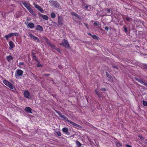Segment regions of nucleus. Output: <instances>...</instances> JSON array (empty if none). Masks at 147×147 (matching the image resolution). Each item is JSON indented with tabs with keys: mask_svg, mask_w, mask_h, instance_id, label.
<instances>
[{
	"mask_svg": "<svg viewBox=\"0 0 147 147\" xmlns=\"http://www.w3.org/2000/svg\"><path fill=\"white\" fill-rule=\"evenodd\" d=\"M60 45L61 46L65 47L66 48L69 49L70 48V46L68 41L66 39H63L62 42L60 44Z\"/></svg>",
	"mask_w": 147,
	"mask_h": 147,
	"instance_id": "obj_1",
	"label": "nucleus"
},
{
	"mask_svg": "<svg viewBox=\"0 0 147 147\" xmlns=\"http://www.w3.org/2000/svg\"><path fill=\"white\" fill-rule=\"evenodd\" d=\"M49 2L51 6H53L55 8H60V5L59 3L57 1L53 0H50Z\"/></svg>",
	"mask_w": 147,
	"mask_h": 147,
	"instance_id": "obj_2",
	"label": "nucleus"
},
{
	"mask_svg": "<svg viewBox=\"0 0 147 147\" xmlns=\"http://www.w3.org/2000/svg\"><path fill=\"white\" fill-rule=\"evenodd\" d=\"M23 71L21 69H17L15 73V77L16 78H18L19 77L22 76L23 74Z\"/></svg>",
	"mask_w": 147,
	"mask_h": 147,
	"instance_id": "obj_3",
	"label": "nucleus"
},
{
	"mask_svg": "<svg viewBox=\"0 0 147 147\" xmlns=\"http://www.w3.org/2000/svg\"><path fill=\"white\" fill-rule=\"evenodd\" d=\"M3 82L10 89H12L13 88V86L8 81L4 80L3 81Z\"/></svg>",
	"mask_w": 147,
	"mask_h": 147,
	"instance_id": "obj_4",
	"label": "nucleus"
},
{
	"mask_svg": "<svg viewBox=\"0 0 147 147\" xmlns=\"http://www.w3.org/2000/svg\"><path fill=\"white\" fill-rule=\"evenodd\" d=\"M23 94L24 96L27 98H31V96L30 95V92L27 90H26L24 91Z\"/></svg>",
	"mask_w": 147,
	"mask_h": 147,
	"instance_id": "obj_5",
	"label": "nucleus"
},
{
	"mask_svg": "<svg viewBox=\"0 0 147 147\" xmlns=\"http://www.w3.org/2000/svg\"><path fill=\"white\" fill-rule=\"evenodd\" d=\"M56 112L63 119L65 120L67 122L69 120H68V118L65 115H62V114L59 111H56Z\"/></svg>",
	"mask_w": 147,
	"mask_h": 147,
	"instance_id": "obj_6",
	"label": "nucleus"
},
{
	"mask_svg": "<svg viewBox=\"0 0 147 147\" xmlns=\"http://www.w3.org/2000/svg\"><path fill=\"white\" fill-rule=\"evenodd\" d=\"M68 122L69 123L72 125L74 127H77L79 128H80L81 127V126L80 125L74 123L71 120H69Z\"/></svg>",
	"mask_w": 147,
	"mask_h": 147,
	"instance_id": "obj_7",
	"label": "nucleus"
},
{
	"mask_svg": "<svg viewBox=\"0 0 147 147\" xmlns=\"http://www.w3.org/2000/svg\"><path fill=\"white\" fill-rule=\"evenodd\" d=\"M135 79L136 81L144 85L147 87V83L145 82L144 81L138 78H135Z\"/></svg>",
	"mask_w": 147,
	"mask_h": 147,
	"instance_id": "obj_8",
	"label": "nucleus"
},
{
	"mask_svg": "<svg viewBox=\"0 0 147 147\" xmlns=\"http://www.w3.org/2000/svg\"><path fill=\"white\" fill-rule=\"evenodd\" d=\"M27 9L33 16H36V14L35 13L30 7V6H29L28 7V8Z\"/></svg>",
	"mask_w": 147,
	"mask_h": 147,
	"instance_id": "obj_9",
	"label": "nucleus"
},
{
	"mask_svg": "<svg viewBox=\"0 0 147 147\" xmlns=\"http://www.w3.org/2000/svg\"><path fill=\"white\" fill-rule=\"evenodd\" d=\"M62 131L65 134L68 136L70 135V133L68 132V129L66 127L63 128L62 129Z\"/></svg>",
	"mask_w": 147,
	"mask_h": 147,
	"instance_id": "obj_10",
	"label": "nucleus"
},
{
	"mask_svg": "<svg viewBox=\"0 0 147 147\" xmlns=\"http://www.w3.org/2000/svg\"><path fill=\"white\" fill-rule=\"evenodd\" d=\"M25 111L27 113H32V109L29 107H27L25 108Z\"/></svg>",
	"mask_w": 147,
	"mask_h": 147,
	"instance_id": "obj_11",
	"label": "nucleus"
},
{
	"mask_svg": "<svg viewBox=\"0 0 147 147\" xmlns=\"http://www.w3.org/2000/svg\"><path fill=\"white\" fill-rule=\"evenodd\" d=\"M63 20L61 17L58 16V22L59 24L62 25L63 24Z\"/></svg>",
	"mask_w": 147,
	"mask_h": 147,
	"instance_id": "obj_12",
	"label": "nucleus"
},
{
	"mask_svg": "<svg viewBox=\"0 0 147 147\" xmlns=\"http://www.w3.org/2000/svg\"><path fill=\"white\" fill-rule=\"evenodd\" d=\"M36 30L40 32H41L43 30V28L41 26L38 25L36 26Z\"/></svg>",
	"mask_w": 147,
	"mask_h": 147,
	"instance_id": "obj_13",
	"label": "nucleus"
},
{
	"mask_svg": "<svg viewBox=\"0 0 147 147\" xmlns=\"http://www.w3.org/2000/svg\"><path fill=\"white\" fill-rule=\"evenodd\" d=\"M6 59L8 62H10L11 60H13V57L12 56L9 55L6 56Z\"/></svg>",
	"mask_w": 147,
	"mask_h": 147,
	"instance_id": "obj_14",
	"label": "nucleus"
},
{
	"mask_svg": "<svg viewBox=\"0 0 147 147\" xmlns=\"http://www.w3.org/2000/svg\"><path fill=\"white\" fill-rule=\"evenodd\" d=\"M30 36L33 38V39L34 40H36L37 41H38V42H40V40L37 37L35 36L34 35L32 34H30Z\"/></svg>",
	"mask_w": 147,
	"mask_h": 147,
	"instance_id": "obj_15",
	"label": "nucleus"
},
{
	"mask_svg": "<svg viewBox=\"0 0 147 147\" xmlns=\"http://www.w3.org/2000/svg\"><path fill=\"white\" fill-rule=\"evenodd\" d=\"M9 45L11 48H13L15 46L14 43L11 41L9 42Z\"/></svg>",
	"mask_w": 147,
	"mask_h": 147,
	"instance_id": "obj_16",
	"label": "nucleus"
},
{
	"mask_svg": "<svg viewBox=\"0 0 147 147\" xmlns=\"http://www.w3.org/2000/svg\"><path fill=\"white\" fill-rule=\"evenodd\" d=\"M24 63L20 62L19 63L18 66L20 68H23L24 67Z\"/></svg>",
	"mask_w": 147,
	"mask_h": 147,
	"instance_id": "obj_17",
	"label": "nucleus"
},
{
	"mask_svg": "<svg viewBox=\"0 0 147 147\" xmlns=\"http://www.w3.org/2000/svg\"><path fill=\"white\" fill-rule=\"evenodd\" d=\"M22 4L26 7V9L30 6V4H28L27 2H22Z\"/></svg>",
	"mask_w": 147,
	"mask_h": 147,
	"instance_id": "obj_18",
	"label": "nucleus"
},
{
	"mask_svg": "<svg viewBox=\"0 0 147 147\" xmlns=\"http://www.w3.org/2000/svg\"><path fill=\"white\" fill-rule=\"evenodd\" d=\"M28 27L30 28H32L34 27V24L32 22H30L28 23Z\"/></svg>",
	"mask_w": 147,
	"mask_h": 147,
	"instance_id": "obj_19",
	"label": "nucleus"
},
{
	"mask_svg": "<svg viewBox=\"0 0 147 147\" xmlns=\"http://www.w3.org/2000/svg\"><path fill=\"white\" fill-rule=\"evenodd\" d=\"M12 37V36L11 35V34L9 33L7 35H5L4 37L7 40H8V39Z\"/></svg>",
	"mask_w": 147,
	"mask_h": 147,
	"instance_id": "obj_20",
	"label": "nucleus"
},
{
	"mask_svg": "<svg viewBox=\"0 0 147 147\" xmlns=\"http://www.w3.org/2000/svg\"><path fill=\"white\" fill-rule=\"evenodd\" d=\"M55 14L54 12H52L51 14V17L52 18H55L56 17Z\"/></svg>",
	"mask_w": 147,
	"mask_h": 147,
	"instance_id": "obj_21",
	"label": "nucleus"
},
{
	"mask_svg": "<svg viewBox=\"0 0 147 147\" xmlns=\"http://www.w3.org/2000/svg\"><path fill=\"white\" fill-rule=\"evenodd\" d=\"M71 14H72V16H74L78 18H80V17L76 13L74 12H72Z\"/></svg>",
	"mask_w": 147,
	"mask_h": 147,
	"instance_id": "obj_22",
	"label": "nucleus"
},
{
	"mask_svg": "<svg viewBox=\"0 0 147 147\" xmlns=\"http://www.w3.org/2000/svg\"><path fill=\"white\" fill-rule=\"evenodd\" d=\"M42 17L45 20H47L48 19V17L46 15H43Z\"/></svg>",
	"mask_w": 147,
	"mask_h": 147,
	"instance_id": "obj_23",
	"label": "nucleus"
},
{
	"mask_svg": "<svg viewBox=\"0 0 147 147\" xmlns=\"http://www.w3.org/2000/svg\"><path fill=\"white\" fill-rule=\"evenodd\" d=\"M37 63V65L38 67H41L43 65L41 64H40V61L39 60L36 61Z\"/></svg>",
	"mask_w": 147,
	"mask_h": 147,
	"instance_id": "obj_24",
	"label": "nucleus"
},
{
	"mask_svg": "<svg viewBox=\"0 0 147 147\" xmlns=\"http://www.w3.org/2000/svg\"><path fill=\"white\" fill-rule=\"evenodd\" d=\"M49 45L51 47V48H52L53 49H55L56 46L54 44H52L51 43H50L49 44Z\"/></svg>",
	"mask_w": 147,
	"mask_h": 147,
	"instance_id": "obj_25",
	"label": "nucleus"
},
{
	"mask_svg": "<svg viewBox=\"0 0 147 147\" xmlns=\"http://www.w3.org/2000/svg\"><path fill=\"white\" fill-rule=\"evenodd\" d=\"M44 38L45 39V41L47 44L49 45L51 42H49V39L46 37H45Z\"/></svg>",
	"mask_w": 147,
	"mask_h": 147,
	"instance_id": "obj_26",
	"label": "nucleus"
},
{
	"mask_svg": "<svg viewBox=\"0 0 147 147\" xmlns=\"http://www.w3.org/2000/svg\"><path fill=\"white\" fill-rule=\"evenodd\" d=\"M33 5L35 7L38 9V8H39L40 7V6L36 4H35V3H34L33 4Z\"/></svg>",
	"mask_w": 147,
	"mask_h": 147,
	"instance_id": "obj_27",
	"label": "nucleus"
},
{
	"mask_svg": "<svg viewBox=\"0 0 147 147\" xmlns=\"http://www.w3.org/2000/svg\"><path fill=\"white\" fill-rule=\"evenodd\" d=\"M116 145L117 147H120L122 146L121 144L119 142H117Z\"/></svg>",
	"mask_w": 147,
	"mask_h": 147,
	"instance_id": "obj_28",
	"label": "nucleus"
},
{
	"mask_svg": "<svg viewBox=\"0 0 147 147\" xmlns=\"http://www.w3.org/2000/svg\"><path fill=\"white\" fill-rule=\"evenodd\" d=\"M76 143V144L77 145V146H78V147H80L81 146V144L78 141H77Z\"/></svg>",
	"mask_w": 147,
	"mask_h": 147,
	"instance_id": "obj_29",
	"label": "nucleus"
},
{
	"mask_svg": "<svg viewBox=\"0 0 147 147\" xmlns=\"http://www.w3.org/2000/svg\"><path fill=\"white\" fill-rule=\"evenodd\" d=\"M11 34L12 36H18L19 35L18 33H11Z\"/></svg>",
	"mask_w": 147,
	"mask_h": 147,
	"instance_id": "obj_30",
	"label": "nucleus"
},
{
	"mask_svg": "<svg viewBox=\"0 0 147 147\" xmlns=\"http://www.w3.org/2000/svg\"><path fill=\"white\" fill-rule=\"evenodd\" d=\"M123 29H124V31L126 33H127V27L126 25H124L123 26Z\"/></svg>",
	"mask_w": 147,
	"mask_h": 147,
	"instance_id": "obj_31",
	"label": "nucleus"
},
{
	"mask_svg": "<svg viewBox=\"0 0 147 147\" xmlns=\"http://www.w3.org/2000/svg\"><path fill=\"white\" fill-rule=\"evenodd\" d=\"M92 38L94 39L98 40L99 39V37H98L96 35H92Z\"/></svg>",
	"mask_w": 147,
	"mask_h": 147,
	"instance_id": "obj_32",
	"label": "nucleus"
},
{
	"mask_svg": "<svg viewBox=\"0 0 147 147\" xmlns=\"http://www.w3.org/2000/svg\"><path fill=\"white\" fill-rule=\"evenodd\" d=\"M32 59L33 60H34L36 61H37L38 60V58H37L36 57V56H34V57H32Z\"/></svg>",
	"mask_w": 147,
	"mask_h": 147,
	"instance_id": "obj_33",
	"label": "nucleus"
},
{
	"mask_svg": "<svg viewBox=\"0 0 147 147\" xmlns=\"http://www.w3.org/2000/svg\"><path fill=\"white\" fill-rule=\"evenodd\" d=\"M38 9L41 12L44 13V10L40 6V7L39 8H38Z\"/></svg>",
	"mask_w": 147,
	"mask_h": 147,
	"instance_id": "obj_34",
	"label": "nucleus"
},
{
	"mask_svg": "<svg viewBox=\"0 0 147 147\" xmlns=\"http://www.w3.org/2000/svg\"><path fill=\"white\" fill-rule=\"evenodd\" d=\"M143 104L144 106H147V102L144 100H143Z\"/></svg>",
	"mask_w": 147,
	"mask_h": 147,
	"instance_id": "obj_35",
	"label": "nucleus"
},
{
	"mask_svg": "<svg viewBox=\"0 0 147 147\" xmlns=\"http://www.w3.org/2000/svg\"><path fill=\"white\" fill-rule=\"evenodd\" d=\"M138 137L140 139L142 140H144V138L142 136V135H138Z\"/></svg>",
	"mask_w": 147,
	"mask_h": 147,
	"instance_id": "obj_36",
	"label": "nucleus"
},
{
	"mask_svg": "<svg viewBox=\"0 0 147 147\" xmlns=\"http://www.w3.org/2000/svg\"><path fill=\"white\" fill-rule=\"evenodd\" d=\"M125 19L127 21H130V20L131 19V18L128 17H125Z\"/></svg>",
	"mask_w": 147,
	"mask_h": 147,
	"instance_id": "obj_37",
	"label": "nucleus"
},
{
	"mask_svg": "<svg viewBox=\"0 0 147 147\" xmlns=\"http://www.w3.org/2000/svg\"><path fill=\"white\" fill-rule=\"evenodd\" d=\"M106 74L107 76L108 77L110 78H111V76L107 72H106Z\"/></svg>",
	"mask_w": 147,
	"mask_h": 147,
	"instance_id": "obj_38",
	"label": "nucleus"
},
{
	"mask_svg": "<svg viewBox=\"0 0 147 147\" xmlns=\"http://www.w3.org/2000/svg\"><path fill=\"white\" fill-rule=\"evenodd\" d=\"M56 133L58 136H61V133L59 131L56 132Z\"/></svg>",
	"mask_w": 147,
	"mask_h": 147,
	"instance_id": "obj_39",
	"label": "nucleus"
},
{
	"mask_svg": "<svg viewBox=\"0 0 147 147\" xmlns=\"http://www.w3.org/2000/svg\"><path fill=\"white\" fill-rule=\"evenodd\" d=\"M34 51H35L34 50H32V57L34 56H36L35 53L34 52Z\"/></svg>",
	"mask_w": 147,
	"mask_h": 147,
	"instance_id": "obj_40",
	"label": "nucleus"
},
{
	"mask_svg": "<svg viewBox=\"0 0 147 147\" xmlns=\"http://www.w3.org/2000/svg\"><path fill=\"white\" fill-rule=\"evenodd\" d=\"M96 94L98 96L99 98H101V95L98 92H97L96 93Z\"/></svg>",
	"mask_w": 147,
	"mask_h": 147,
	"instance_id": "obj_41",
	"label": "nucleus"
},
{
	"mask_svg": "<svg viewBox=\"0 0 147 147\" xmlns=\"http://www.w3.org/2000/svg\"><path fill=\"white\" fill-rule=\"evenodd\" d=\"M84 24L85 26L87 28V29H89V25H88V24H86V23H84Z\"/></svg>",
	"mask_w": 147,
	"mask_h": 147,
	"instance_id": "obj_42",
	"label": "nucleus"
},
{
	"mask_svg": "<svg viewBox=\"0 0 147 147\" xmlns=\"http://www.w3.org/2000/svg\"><path fill=\"white\" fill-rule=\"evenodd\" d=\"M99 23H98V22L96 21V22H95L94 23V25L95 26H97L98 25Z\"/></svg>",
	"mask_w": 147,
	"mask_h": 147,
	"instance_id": "obj_43",
	"label": "nucleus"
},
{
	"mask_svg": "<svg viewBox=\"0 0 147 147\" xmlns=\"http://www.w3.org/2000/svg\"><path fill=\"white\" fill-rule=\"evenodd\" d=\"M43 76H49L50 75V74H43Z\"/></svg>",
	"mask_w": 147,
	"mask_h": 147,
	"instance_id": "obj_44",
	"label": "nucleus"
},
{
	"mask_svg": "<svg viewBox=\"0 0 147 147\" xmlns=\"http://www.w3.org/2000/svg\"><path fill=\"white\" fill-rule=\"evenodd\" d=\"M105 29L106 31H108L109 29V27L108 26L105 27Z\"/></svg>",
	"mask_w": 147,
	"mask_h": 147,
	"instance_id": "obj_45",
	"label": "nucleus"
},
{
	"mask_svg": "<svg viewBox=\"0 0 147 147\" xmlns=\"http://www.w3.org/2000/svg\"><path fill=\"white\" fill-rule=\"evenodd\" d=\"M101 90L102 91H106L107 90L105 88H101Z\"/></svg>",
	"mask_w": 147,
	"mask_h": 147,
	"instance_id": "obj_46",
	"label": "nucleus"
},
{
	"mask_svg": "<svg viewBox=\"0 0 147 147\" xmlns=\"http://www.w3.org/2000/svg\"><path fill=\"white\" fill-rule=\"evenodd\" d=\"M56 50H57L58 52L60 53V49L59 48H55V49Z\"/></svg>",
	"mask_w": 147,
	"mask_h": 147,
	"instance_id": "obj_47",
	"label": "nucleus"
},
{
	"mask_svg": "<svg viewBox=\"0 0 147 147\" xmlns=\"http://www.w3.org/2000/svg\"><path fill=\"white\" fill-rule=\"evenodd\" d=\"M38 16H41V17H42V16H43V15L42 14L40 13L39 12H38Z\"/></svg>",
	"mask_w": 147,
	"mask_h": 147,
	"instance_id": "obj_48",
	"label": "nucleus"
},
{
	"mask_svg": "<svg viewBox=\"0 0 147 147\" xmlns=\"http://www.w3.org/2000/svg\"><path fill=\"white\" fill-rule=\"evenodd\" d=\"M38 16H41V17H42V16H43V15L42 14L40 13L39 12H38Z\"/></svg>",
	"mask_w": 147,
	"mask_h": 147,
	"instance_id": "obj_49",
	"label": "nucleus"
},
{
	"mask_svg": "<svg viewBox=\"0 0 147 147\" xmlns=\"http://www.w3.org/2000/svg\"><path fill=\"white\" fill-rule=\"evenodd\" d=\"M113 67L115 68V69H118V67L117 66H113Z\"/></svg>",
	"mask_w": 147,
	"mask_h": 147,
	"instance_id": "obj_50",
	"label": "nucleus"
},
{
	"mask_svg": "<svg viewBox=\"0 0 147 147\" xmlns=\"http://www.w3.org/2000/svg\"><path fill=\"white\" fill-rule=\"evenodd\" d=\"M88 5H86L85 6V10H87L88 9Z\"/></svg>",
	"mask_w": 147,
	"mask_h": 147,
	"instance_id": "obj_51",
	"label": "nucleus"
},
{
	"mask_svg": "<svg viewBox=\"0 0 147 147\" xmlns=\"http://www.w3.org/2000/svg\"><path fill=\"white\" fill-rule=\"evenodd\" d=\"M111 10L110 9H108L107 10V13H110L111 11Z\"/></svg>",
	"mask_w": 147,
	"mask_h": 147,
	"instance_id": "obj_52",
	"label": "nucleus"
},
{
	"mask_svg": "<svg viewBox=\"0 0 147 147\" xmlns=\"http://www.w3.org/2000/svg\"><path fill=\"white\" fill-rule=\"evenodd\" d=\"M126 146L127 147H132V146H131L129 145H127V144L126 145Z\"/></svg>",
	"mask_w": 147,
	"mask_h": 147,
	"instance_id": "obj_53",
	"label": "nucleus"
},
{
	"mask_svg": "<svg viewBox=\"0 0 147 147\" xmlns=\"http://www.w3.org/2000/svg\"><path fill=\"white\" fill-rule=\"evenodd\" d=\"M88 35H89V36H92V34L90 33H89L88 34Z\"/></svg>",
	"mask_w": 147,
	"mask_h": 147,
	"instance_id": "obj_54",
	"label": "nucleus"
},
{
	"mask_svg": "<svg viewBox=\"0 0 147 147\" xmlns=\"http://www.w3.org/2000/svg\"><path fill=\"white\" fill-rule=\"evenodd\" d=\"M95 93H96H96L97 92H98L97 91V89H95Z\"/></svg>",
	"mask_w": 147,
	"mask_h": 147,
	"instance_id": "obj_55",
	"label": "nucleus"
},
{
	"mask_svg": "<svg viewBox=\"0 0 147 147\" xmlns=\"http://www.w3.org/2000/svg\"><path fill=\"white\" fill-rule=\"evenodd\" d=\"M26 20L27 21H29V19H28V18H27Z\"/></svg>",
	"mask_w": 147,
	"mask_h": 147,
	"instance_id": "obj_56",
	"label": "nucleus"
},
{
	"mask_svg": "<svg viewBox=\"0 0 147 147\" xmlns=\"http://www.w3.org/2000/svg\"><path fill=\"white\" fill-rule=\"evenodd\" d=\"M144 143L145 144H147V141L146 142H144Z\"/></svg>",
	"mask_w": 147,
	"mask_h": 147,
	"instance_id": "obj_57",
	"label": "nucleus"
},
{
	"mask_svg": "<svg viewBox=\"0 0 147 147\" xmlns=\"http://www.w3.org/2000/svg\"><path fill=\"white\" fill-rule=\"evenodd\" d=\"M111 14H109L108 15H107V16H111Z\"/></svg>",
	"mask_w": 147,
	"mask_h": 147,
	"instance_id": "obj_58",
	"label": "nucleus"
},
{
	"mask_svg": "<svg viewBox=\"0 0 147 147\" xmlns=\"http://www.w3.org/2000/svg\"><path fill=\"white\" fill-rule=\"evenodd\" d=\"M37 1H39L40 0H36Z\"/></svg>",
	"mask_w": 147,
	"mask_h": 147,
	"instance_id": "obj_59",
	"label": "nucleus"
},
{
	"mask_svg": "<svg viewBox=\"0 0 147 147\" xmlns=\"http://www.w3.org/2000/svg\"><path fill=\"white\" fill-rule=\"evenodd\" d=\"M16 17L17 18H19V17H18V16H16Z\"/></svg>",
	"mask_w": 147,
	"mask_h": 147,
	"instance_id": "obj_60",
	"label": "nucleus"
}]
</instances>
